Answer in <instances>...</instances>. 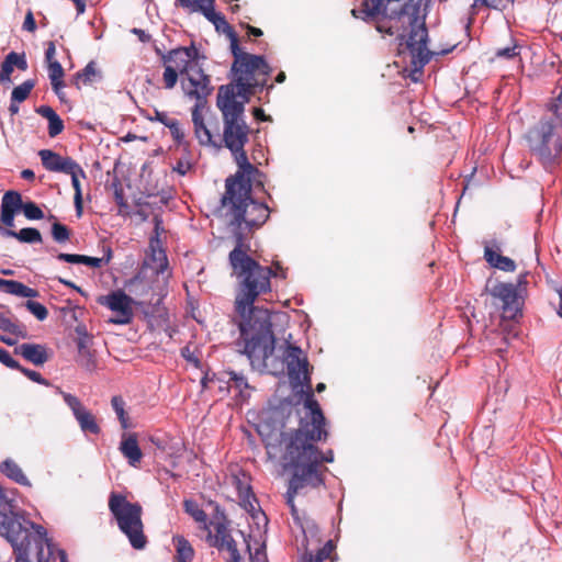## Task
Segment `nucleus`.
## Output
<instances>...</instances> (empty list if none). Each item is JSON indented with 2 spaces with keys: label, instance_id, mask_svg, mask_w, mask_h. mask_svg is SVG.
Masks as SVG:
<instances>
[{
  "label": "nucleus",
  "instance_id": "338daca9",
  "mask_svg": "<svg viewBox=\"0 0 562 562\" xmlns=\"http://www.w3.org/2000/svg\"><path fill=\"white\" fill-rule=\"evenodd\" d=\"M240 25L247 30L248 35L259 37L263 34L259 27H255L252 25L244 24V23H241Z\"/></svg>",
  "mask_w": 562,
  "mask_h": 562
},
{
  "label": "nucleus",
  "instance_id": "c03bdc74",
  "mask_svg": "<svg viewBox=\"0 0 562 562\" xmlns=\"http://www.w3.org/2000/svg\"><path fill=\"white\" fill-rule=\"evenodd\" d=\"M52 236L57 243H66L70 237V231L66 225L55 222L52 225Z\"/></svg>",
  "mask_w": 562,
  "mask_h": 562
},
{
  "label": "nucleus",
  "instance_id": "4468645a",
  "mask_svg": "<svg viewBox=\"0 0 562 562\" xmlns=\"http://www.w3.org/2000/svg\"><path fill=\"white\" fill-rule=\"evenodd\" d=\"M288 374L295 384L305 385L311 389V376L308 371L307 358L303 355L300 347L288 345L284 351Z\"/></svg>",
  "mask_w": 562,
  "mask_h": 562
},
{
  "label": "nucleus",
  "instance_id": "c756f323",
  "mask_svg": "<svg viewBox=\"0 0 562 562\" xmlns=\"http://www.w3.org/2000/svg\"><path fill=\"white\" fill-rule=\"evenodd\" d=\"M36 112L48 121V135L50 137H56L64 131V122L52 106L41 105L36 109Z\"/></svg>",
  "mask_w": 562,
  "mask_h": 562
},
{
  "label": "nucleus",
  "instance_id": "603ef678",
  "mask_svg": "<svg viewBox=\"0 0 562 562\" xmlns=\"http://www.w3.org/2000/svg\"><path fill=\"white\" fill-rule=\"evenodd\" d=\"M19 371H21L26 378H29L31 381L36 382L42 385H48V381L42 376V374L37 371L24 368L20 364V368H18Z\"/></svg>",
  "mask_w": 562,
  "mask_h": 562
},
{
  "label": "nucleus",
  "instance_id": "a878e982",
  "mask_svg": "<svg viewBox=\"0 0 562 562\" xmlns=\"http://www.w3.org/2000/svg\"><path fill=\"white\" fill-rule=\"evenodd\" d=\"M121 453L127 459L132 467L140 462L143 452L138 446L137 437L135 434L123 436L120 445Z\"/></svg>",
  "mask_w": 562,
  "mask_h": 562
},
{
  "label": "nucleus",
  "instance_id": "2eb2a0df",
  "mask_svg": "<svg viewBox=\"0 0 562 562\" xmlns=\"http://www.w3.org/2000/svg\"><path fill=\"white\" fill-rule=\"evenodd\" d=\"M490 292L502 302L503 318L515 319L521 315V297L513 283L498 282Z\"/></svg>",
  "mask_w": 562,
  "mask_h": 562
},
{
  "label": "nucleus",
  "instance_id": "f3484780",
  "mask_svg": "<svg viewBox=\"0 0 562 562\" xmlns=\"http://www.w3.org/2000/svg\"><path fill=\"white\" fill-rule=\"evenodd\" d=\"M202 106L195 104L192 109V123L194 127V135L202 146H213L217 148V123L214 126L211 122L205 123L201 111Z\"/></svg>",
  "mask_w": 562,
  "mask_h": 562
},
{
  "label": "nucleus",
  "instance_id": "5fc2aeb1",
  "mask_svg": "<svg viewBox=\"0 0 562 562\" xmlns=\"http://www.w3.org/2000/svg\"><path fill=\"white\" fill-rule=\"evenodd\" d=\"M0 362L10 369L18 370V368H20V363L3 348H0Z\"/></svg>",
  "mask_w": 562,
  "mask_h": 562
},
{
  "label": "nucleus",
  "instance_id": "37998d69",
  "mask_svg": "<svg viewBox=\"0 0 562 562\" xmlns=\"http://www.w3.org/2000/svg\"><path fill=\"white\" fill-rule=\"evenodd\" d=\"M14 64H12V58L10 56V53L4 57V60L1 63L0 66V83L7 85L11 83V75L14 70Z\"/></svg>",
  "mask_w": 562,
  "mask_h": 562
},
{
  "label": "nucleus",
  "instance_id": "aec40b11",
  "mask_svg": "<svg viewBox=\"0 0 562 562\" xmlns=\"http://www.w3.org/2000/svg\"><path fill=\"white\" fill-rule=\"evenodd\" d=\"M232 483L235 486L240 505L250 514H252L258 506V501L250 484V476L245 472H239L232 476Z\"/></svg>",
  "mask_w": 562,
  "mask_h": 562
},
{
  "label": "nucleus",
  "instance_id": "dca6fc26",
  "mask_svg": "<svg viewBox=\"0 0 562 562\" xmlns=\"http://www.w3.org/2000/svg\"><path fill=\"white\" fill-rule=\"evenodd\" d=\"M60 394L67 406L71 409L81 431L85 434L99 435L101 427L92 412L88 409L77 396L63 391H60Z\"/></svg>",
  "mask_w": 562,
  "mask_h": 562
},
{
  "label": "nucleus",
  "instance_id": "473e14b6",
  "mask_svg": "<svg viewBox=\"0 0 562 562\" xmlns=\"http://www.w3.org/2000/svg\"><path fill=\"white\" fill-rule=\"evenodd\" d=\"M334 550V541L328 540L321 549L316 551V553H313L306 549L301 558V562H324L326 560H331Z\"/></svg>",
  "mask_w": 562,
  "mask_h": 562
},
{
  "label": "nucleus",
  "instance_id": "680f3d73",
  "mask_svg": "<svg viewBox=\"0 0 562 562\" xmlns=\"http://www.w3.org/2000/svg\"><path fill=\"white\" fill-rule=\"evenodd\" d=\"M57 280H58V282H60L61 284H64V285H66V286H68V288H70V289L76 290L77 292H79V293H80V294H82V295H86L85 291H83L81 288L77 286L72 281L67 280V279H64V278H61V277H58V278H57Z\"/></svg>",
  "mask_w": 562,
  "mask_h": 562
},
{
  "label": "nucleus",
  "instance_id": "49530a36",
  "mask_svg": "<svg viewBox=\"0 0 562 562\" xmlns=\"http://www.w3.org/2000/svg\"><path fill=\"white\" fill-rule=\"evenodd\" d=\"M479 2L486 8L503 11L505 10L509 4L514 3V0H474L473 4L471 5L473 9L477 7Z\"/></svg>",
  "mask_w": 562,
  "mask_h": 562
},
{
  "label": "nucleus",
  "instance_id": "79ce46f5",
  "mask_svg": "<svg viewBox=\"0 0 562 562\" xmlns=\"http://www.w3.org/2000/svg\"><path fill=\"white\" fill-rule=\"evenodd\" d=\"M227 375H228V380H227L228 386L238 390L240 395H243V392L245 390L249 389V384L244 374L237 373L235 371H228Z\"/></svg>",
  "mask_w": 562,
  "mask_h": 562
},
{
  "label": "nucleus",
  "instance_id": "c85d7f7f",
  "mask_svg": "<svg viewBox=\"0 0 562 562\" xmlns=\"http://www.w3.org/2000/svg\"><path fill=\"white\" fill-rule=\"evenodd\" d=\"M0 472L8 479L22 486H31V482L20 465L12 459H5L0 463Z\"/></svg>",
  "mask_w": 562,
  "mask_h": 562
},
{
  "label": "nucleus",
  "instance_id": "5701e85b",
  "mask_svg": "<svg viewBox=\"0 0 562 562\" xmlns=\"http://www.w3.org/2000/svg\"><path fill=\"white\" fill-rule=\"evenodd\" d=\"M499 250L501 248L496 241L486 244L484 247V259L492 268L505 272H514L516 270L515 261L509 257L501 255Z\"/></svg>",
  "mask_w": 562,
  "mask_h": 562
},
{
  "label": "nucleus",
  "instance_id": "8fccbe9b",
  "mask_svg": "<svg viewBox=\"0 0 562 562\" xmlns=\"http://www.w3.org/2000/svg\"><path fill=\"white\" fill-rule=\"evenodd\" d=\"M227 36H228V38L231 41V52H232V54L234 56V60H238L241 57H244L245 55H249V53L244 52L239 47L238 36H237L235 31L229 33V34H227Z\"/></svg>",
  "mask_w": 562,
  "mask_h": 562
},
{
  "label": "nucleus",
  "instance_id": "0eeeda50",
  "mask_svg": "<svg viewBox=\"0 0 562 562\" xmlns=\"http://www.w3.org/2000/svg\"><path fill=\"white\" fill-rule=\"evenodd\" d=\"M109 509L120 530L128 538L131 546L142 550L147 543L142 520L143 508L138 503L127 501L126 496L112 492L109 496Z\"/></svg>",
  "mask_w": 562,
  "mask_h": 562
},
{
  "label": "nucleus",
  "instance_id": "f8f14e48",
  "mask_svg": "<svg viewBox=\"0 0 562 562\" xmlns=\"http://www.w3.org/2000/svg\"><path fill=\"white\" fill-rule=\"evenodd\" d=\"M229 526L231 520L225 510L218 504H214V512L210 520L200 528L206 531L205 541L207 544L215 548L223 546V541L232 535Z\"/></svg>",
  "mask_w": 562,
  "mask_h": 562
},
{
  "label": "nucleus",
  "instance_id": "6ab92c4d",
  "mask_svg": "<svg viewBox=\"0 0 562 562\" xmlns=\"http://www.w3.org/2000/svg\"><path fill=\"white\" fill-rule=\"evenodd\" d=\"M215 0H193L187 8L191 12L202 13L212 22L217 31L222 30L226 35L234 32L232 25L226 21L222 13L215 12Z\"/></svg>",
  "mask_w": 562,
  "mask_h": 562
},
{
  "label": "nucleus",
  "instance_id": "b1692460",
  "mask_svg": "<svg viewBox=\"0 0 562 562\" xmlns=\"http://www.w3.org/2000/svg\"><path fill=\"white\" fill-rule=\"evenodd\" d=\"M14 352L34 366H43L49 359L46 346L40 344H22L15 348Z\"/></svg>",
  "mask_w": 562,
  "mask_h": 562
},
{
  "label": "nucleus",
  "instance_id": "bb28decb",
  "mask_svg": "<svg viewBox=\"0 0 562 562\" xmlns=\"http://www.w3.org/2000/svg\"><path fill=\"white\" fill-rule=\"evenodd\" d=\"M0 235L4 238H15L20 243L25 244H40L43 241L41 232L34 227H25L16 232L13 229H4L0 224Z\"/></svg>",
  "mask_w": 562,
  "mask_h": 562
},
{
  "label": "nucleus",
  "instance_id": "de8ad7c7",
  "mask_svg": "<svg viewBox=\"0 0 562 562\" xmlns=\"http://www.w3.org/2000/svg\"><path fill=\"white\" fill-rule=\"evenodd\" d=\"M25 306L38 321H44L48 316L47 308L38 302L27 301Z\"/></svg>",
  "mask_w": 562,
  "mask_h": 562
},
{
  "label": "nucleus",
  "instance_id": "e2e57ef3",
  "mask_svg": "<svg viewBox=\"0 0 562 562\" xmlns=\"http://www.w3.org/2000/svg\"><path fill=\"white\" fill-rule=\"evenodd\" d=\"M57 280H58V282H60L61 284H64V285H66V286H68V288H70V289L76 290L77 292H79V293H80V294H82V295H86L85 291H83L81 288L77 286L72 281L67 280V279H64V278H61V277H58V278H57Z\"/></svg>",
  "mask_w": 562,
  "mask_h": 562
},
{
  "label": "nucleus",
  "instance_id": "4be33fe9",
  "mask_svg": "<svg viewBox=\"0 0 562 562\" xmlns=\"http://www.w3.org/2000/svg\"><path fill=\"white\" fill-rule=\"evenodd\" d=\"M43 167L50 172H71L76 162L71 157H63L50 149L38 151Z\"/></svg>",
  "mask_w": 562,
  "mask_h": 562
},
{
  "label": "nucleus",
  "instance_id": "20e7f679",
  "mask_svg": "<svg viewBox=\"0 0 562 562\" xmlns=\"http://www.w3.org/2000/svg\"><path fill=\"white\" fill-rule=\"evenodd\" d=\"M247 102L238 101L232 85L221 86L216 97V105L223 116V133H217V148H227L241 175H265L249 162L245 145L249 140L250 127L245 121L244 112Z\"/></svg>",
  "mask_w": 562,
  "mask_h": 562
},
{
  "label": "nucleus",
  "instance_id": "69168bd1",
  "mask_svg": "<svg viewBox=\"0 0 562 562\" xmlns=\"http://www.w3.org/2000/svg\"><path fill=\"white\" fill-rule=\"evenodd\" d=\"M527 277H528V272L526 273H521L519 274L518 277V280H517V284H514L517 289V292H521V289L526 288V285L528 284V280H527Z\"/></svg>",
  "mask_w": 562,
  "mask_h": 562
},
{
  "label": "nucleus",
  "instance_id": "cd10ccee",
  "mask_svg": "<svg viewBox=\"0 0 562 562\" xmlns=\"http://www.w3.org/2000/svg\"><path fill=\"white\" fill-rule=\"evenodd\" d=\"M66 175H69L71 177V184L75 190L74 203H75L77 216L80 217L82 215L83 204H82V192H81V186H80L79 178L81 177L85 179L87 176H86L85 170L81 168V166L77 161L74 164V169L71 170V172H66Z\"/></svg>",
  "mask_w": 562,
  "mask_h": 562
},
{
  "label": "nucleus",
  "instance_id": "f257e3e1",
  "mask_svg": "<svg viewBox=\"0 0 562 562\" xmlns=\"http://www.w3.org/2000/svg\"><path fill=\"white\" fill-rule=\"evenodd\" d=\"M262 177L236 172L225 181V193L221 199L223 215L234 238V248L228 254L232 276L237 280L235 312L241 317L239 323L244 353L252 366H269L274 351L276 338L271 317L266 308L255 307L261 294L271 291V277L278 276L270 267L261 266L249 256V239L270 216L267 204L251 196V181L263 187Z\"/></svg>",
  "mask_w": 562,
  "mask_h": 562
},
{
  "label": "nucleus",
  "instance_id": "7c9ffc66",
  "mask_svg": "<svg viewBox=\"0 0 562 562\" xmlns=\"http://www.w3.org/2000/svg\"><path fill=\"white\" fill-rule=\"evenodd\" d=\"M100 78L101 72L97 69L95 61L91 60L81 71H78L74 76L72 82L77 87V89H80L81 86L91 85Z\"/></svg>",
  "mask_w": 562,
  "mask_h": 562
},
{
  "label": "nucleus",
  "instance_id": "58836bf2",
  "mask_svg": "<svg viewBox=\"0 0 562 562\" xmlns=\"http://www.w3.org/2000/svg\"><path fill=\"white\" fill-rule=\"evenodd\" d=\"M34 87L35 80L32 79L25 80L23 83L14 87L11 92V101L18 103L25 101Z\"/></svg>",
  "mask_w": 562,
  "mask_h": 562
},
{
  "label": "nucleus",
  "instance_id": "4c0bfd02",
  "mask_svg": "<svg viewBox=\"0 0 562 562\" xmlns=\"http://www.w3.org/2000/svg\"><path fill=\"white\" fill-rule=\"evenodd\" d=\"M0 329L7 333H10L16 337L26 338L27 333L25 328L11 318L7 317L4 314L0 313Z\"/></svg>",
  "mask_w": 562,
  "mask_h": 562
},
{
  "label": "nucleus",
  "instance_id": "e433bc0d",
  "mask_svg": "<svg viewBox=\"0 0 562 562\" xmlns=\"http://www.w3.org/2000/svg\"><path fill=\"white\" fill-rule=\"evenodd\" d=\"M184 512L190 515L200 526H204L207 520L206 513L193 499H186L183 502Z\"/></svg>",
  "mask_w": 562,
  "mask_h": 562
},
{
  "label": "nucleus",
  "instance_id": "9b49d317",
  "mask_svg": "<svg viewBox=\"0 0 562 562\" xmlns=\"http://www.w3.org/2000/svg\"><path fill=\"white\" fill-rule=\"evenodd\" d=\"M183 75L181 87L184 94L190 99H194L196 101L195 104L203 106L206 98L213 90L210 76L204 74L199 64H193Z\"/></svg>",
  "mask_w": 562,
  "mask_h": 562
},
{
  "label": "nucleus",
  "instance_id": "72a5a7b5",
  "mask_svg": "<svg viewBox=\"0 0 562 562\" xmlns=\"http://www.w3.org/2000/svg\"><path fill=\"white\" fill-rule=\"evenodd\" d=\"M54 554L55 547L52 541L48 540L46 544H43L37 550H34V552L25 559L20 558V562H53L55 561Z\"/></svg>",
  "mask_w": 562,
  "mask_h": 562
},
{
  "label": "nucleus",
  "instance_id": "052dcab7",
  "mask_svg": "<svg viewBox=\"0 0 562 562\" xmlns=\"http://www.w3.org/2000/svg\"><path fill=\"white\" fill-rule=\"evenodd\" d=\"M154 222V235L151 237L159 238L160 234L165 231L162 227V218L159 215H155Z\"/></svg>",
  "mask_w": 562,
  "mask_h": 562
},
{
  "label": "nucleus",
  "instance_id": "ddd939ff",
  "mask_svg": "<svg viewBox=\"0 0 562 562\" xmlns=\"http://www.w3.org/2000/svg\"><path fill=\"white\" fill-rule=\"evenodd\" d=\"M318 488L321 487V480L311 470H292V475L289 481L288 491L285 494L286 505L291 509V514L296 522H300L299 509L294 504L295 496L303 488Z\"/></svg>",
  "mask_w": 562,
  "mask_h": 562
},
{
  "label": "nucleus",
  "instance_id": "0e129e2a",
  "mask_svg": "<svg viewBox=\"0 0 562 562\" xmlns=\"http://www.w3.org/2000/svg\"><path fill=\"white\" fill-rule=\"evenodd\" d=\"M114 198H115V202L116 204L122 209V207H127V204H126V201L124 199V194H123V190L122 189H116L115 192H114Z\"/></svg>",
  "mask_w": 562,
  "mask_h": 562
},
{
  "label": "nucleus",
  "instance_id": "7ed1b4c3",
  "mask_svg": "<svg viewBox=\"0 0 562 562\" xmlns=\"http://www.w3.org/2000/svg\"><path fill=\"white\" fill-rule=\"evenodd\" d=\"M306 413L300 419L299 428L288 432H281L277 442L269 441L266 445L270 459H280L284 469L294 471L311 470L324 485V462L334 461L333 450L322 452L315 442L326 440V418L319 403L312 391L307 392L304 400Z\"/></svg>",
  "mask_w": 562,
  "mask_h": 562
},
{
  "label": "nucleus",
  "instance_id": "bf43d9fd",
  "mask_svg": "<svg viewBox=\"0 0 562 562\" xmlns=\"http://www.w3.org/2000/svg\"><path fill=\"white\" fill-rule=\"evenodd\" d=\"M23 29L29 31V32H34L36 30V22H35V19L33 16L32 11H29L26 13L25 19H24V23H23Z\"/></svg>",
  "mask_w": 562,
  "mask_h": 562
},
{
  "label": "nucleus",
  "instance_id": "f03ea898",
  "mask_svg": "<svg viewBox=\"0 0 562 562\" xmlns=\"http://www.w3.org/2000/svg\"><path fill=\"white\" fill-rule=\"evenodd\" d=\"M356 19L374 23L384 35H396L400 47L405 46L411 56L413 71L422 72L430 61L432 53L427 47L428 30L426 16L415 0H363L351 10Z\"/></svg>",
  "mask_w": 562,
  "mask_h": 562
},
{
  "label": "nucleus",
  "instance_id": "864d4df0",
  "mask_svg": "<svg viewBox=\"0 0 562 562\" xmlns=\"http://www.w3.org/2000/svg\"><path fill=\"white\" fill-rule=\"evenodd\" d=\"M10 56L12 58V64H14L15 68L25 71L29 67L26 56L24 53L10 52Z\"/></svg>",
  "mask_w": 562,
  "mask_h": 562
},
{
  "label": "nucleus",
  "instance_id": "6e6552de",
  "mask_svg": "<svg viewBox=\"0 0 562 562\" xmlns=\"http://www.w3.org/2000/svg\"><path fill=\"white\" fill-rule=\"evenodd\" d=\"M166 277L162 278V283L159 277L148 272L146 267H142L138 273L128 280L125 289L135 300V306H143L147 304H159L165 296Z\"/></svg>",
  "mask_w": 562,
  "mask_h": 562
},
{
  "label": "nucleus",
  "instance_id": "c9c22d12",
  "mask_svg": "<svg viewBox=\"0 0 562 562\" xmlns=\"http://www.w3.org/2000/svg\"><path fill=\"white\" fill-rule=\"evenodd\" d=\"M5 292L21 297H35L38 292L35 289L29 288L20 281L9 280Z\"/></svg>",
  "mask_w": 562,
  "mask_h": 562
},
{
  "label": "nucleus",
  "instance_id": "3c124183",
  "mask_svg": "<svg viewBox=\"0 0 562 562\" xmlns=\"http://www.w3.org/2000/svg\"><path fill=\"white\" fill-rule=\"evenodd\" d=\"M520 53V47L516 44L509 47L505 48H498L495 52L496 58H503V59H513L514 57L518 56Z\"/></svg>",
  "mask_w": 562,
  "mask_h": 562
},
{
  "label": "nucleus",
  "instance_id": "412c9836",
  "mask_svg": "<svg viewBox=\"0 0 562 562\" xmlns=\"http://www.w3.org/2000/svg\"><path fill=\"white\" fill-rule=\"evenodd\" d=\"M55 55L56 45L53 41H49L45 50V61L47 64L48 77L52 83V88L56 94H59L60 90L65 86L63 81L65 71L60 63L55 58Z\"/></svg>",
  "mask_w": 562,
  "mask_h": 562
},
{
  "label": "nucleus",
  "instance_id": "a19ab883",
  "mask_svg": "<svg viewBox=\"0 0 562 562\" xmlns=\"http://www.w3.org/2000/svg\"><path fill=\"white\" fill-rule=\"evenodd\" d=\"M111 405L121 423L123 429L128 428V416L125 412V401L122 396L115 395L111 398Z\"/></svg>",
  "mask_w": 562,
  "mask_h": 562
},
{
  "label": "nucleus",
  "instance_id": "13d9d810",
  "mask_svg": "<svg viewBox=\"0 0 562 562\" xmlns=\"http://www.w3.org/2000/svg\"><path fill=\"white\" fill-rule=\"evenodd\" d=\"M191 167L192 165L189 161L180 159L177 161L176 166L173 167V170L179 175L184 176L189 172Z\"/></svg>",
  "mask_w": 562,
  "mask_h": 562
},
{
  "label": "nucleus",
  "instance_id": "2f4dec72",
  "mask_svg": "<svg viewBox=\"0 0 562 562\" xmlns=\"http://www.w3.org/2000/svg\"><path fill=\"white\" fill-rule=\"evenodd\" d=\"M172 542L176 547V562H191L194 558V549L183 536H175Z\"/></svg>",
  "mask_w": 562,
  "mask_h": 562
},
{
  "label": "nucleus",
  "instance_id": "f704fd0d",
  "mask_svg": "<svg viewBox=\"0 0 562 562\" xmlns=\"http://www.w3.org/2000/svg\"><path fill=\"white\" fill-rule=\"evenodd\" d=\"M24 202L22 195L18 191H7L1 200V210L18 213L22 210Z\"/></svg>",
  "mask_w": 562,
  "mask_h": 562
},
{
  "label": "nucleus",
  "instance_id": "423d86ee",
  "mask_svg": "<svg viewBox=\"0 0 562 562\" xmlns=\"http://www.w3.org/2000/svg\"><path fill=\"white\" fill-rule=\"evenodd\" d=\"M234 72V87L236 99L249 102L251 95L257 89L262 90L267 85V77L271 74L272 68L269 66L263 56L245 55L238 60H234L232 65Z\"/></svg>",
  "mask_w": 562,
  "mask_h": 562
},
{
  "label": "nucleus",
  "instance_id": "774afa93",
  "mask_svg": "<svg viewBox=\"0 0 562 562\" xmlns=\"http://www.w3.org/2000/svg\"><path fill=\"white\" fill-rule=\"evenodd\" d=\"M252 114L258 121L265 122L270 120V117L265 114V111L261 108H255Z\"/></svg>",
  "mask_w": 562,
  "mask_h": 562
},
{
  "label": "nucleus",
  "instance_id": "393cba45",
  "mask_svg": "<svg viewBox=\"0 0 562 562\" xmlns=\"http://www.w3.org/2000/svg\"><path fill=\"white\" fill-rule=\"evenodd\" d=\"M56 258L60 261L69 262V263H82L90 266L92 268H101L103 265L110 262L112 258V250L108 248L105 258L90 257L86 255H77V254H65L59 252Z\"/></svg>",
  "mask_w": 562,
  "mask_h": 562
},
{
  "label": "nucleus",
  "instance_id": "a211bd4d",
  "mask_svg": "<svg viewBox=\"0 0 562 562\" xmlns=\"http://www.w3.org/2000/svg\"><path fill=\"white\" fill-rule=\"evenodd\" d=\"M142 267H146L148 272H151L156 277L160 274L165 277V272L168 268V259L160 238L150 237L147 259Z\"/></svg>",
  "mask_w": 562,
  "mask_h": 562
},
{
  "label": "nucleus",
  "instance_id": "9d476101",
  "mask_svg": "<svg viewBox=\"0 0 562 562\" xmlns=\"http://www.w3.org/2000/svg\"><path fill=\"white\" fill-rule=\"evenodd\" d=\"M98 303L114 313V316L109 318V323L115 325H127L132 323L135 300L124 291L117 290L112 291L108 295H102L98 299Z\"/></svg>",
  "mask_w": 562,
  "mask_h": 562
},
{
  "label": "nucleus",
  "instance_id": "a18cd8bd",
  "mask_svg": "<svg viewBox=\"0 0 562 562\" xmlns=\"http://www.w3.org/2000/svg\"><path fill=\"white\" fill-rule=\"evenodd\" d=\"M22 211L27 220H42L44 217V213L41 207L32 201L25 202Z\"/></svg>",
  "mask_w": 562,
  "mask_h": 562
},
{
  "label": "nucleus",
  "instance_id": "ea45409f",
  "mask_svg": "<svg viewBox=\"0 0 562 562\" xmlns=\"http://www.w3.org/2000/svg\"><path fill=\"white\" fill-rule=\"evenodd\" d=\"M218 551H226L229 555L228 562H241L243 558L241 554L237 548V542L234 540L233 536L231 535L227 540L225 539L223 541V546L215 547Z\"/></svg>",
  "mask_w": 562,
  "mask_h": 562
},
{
  "label": "nucleus",
  "instance_id": "39448f33",
  "mask_svg": "<svg viewBox=\"0 0 562 562\" xmlns=\"http://www.w3.org/2000/svg\"><path fill=\"white\" fill-rule=\"evenodd\" d=\"M528 149L544 170L552 172L562 162V86L547 111L526 132Z\"/></svg>",
  "mask_w": 562,
  "mask_h": 562
},
{
  "label": "nucleus",
  "instance_id": "6e6d98bb",
  "mask_svg": "<svg viewBox=\"0 0 562 562\" xmlns=\"http://www.w3.org/2000/svg\"><path fill=\"white\" fill-rule=\"evenodd\" d=\"M16 213H13V212H10V211H7V210H1V213H0V221L2 223V228L4 229H12V227H14V216H15Z\"/></svg>",
  "mask_w": 562,
  "mask_h": 562
},
{
  "label": "nucleus",
  "instance_id": "1a4fd4ad",
  "mask_svg": "<svg viewBox=\"0 0 562 562\" xmlns=\"http://www.w3.org/2000/svg\"><path fill=\"white\" fill-rule=\"evenodd\" d=\"M199 52L192 44L189 47H177L166 54H161L165 66L162 75L166 89H172L178 82L179 75L186 74L193 64H198Z\"/></svg>",
  "mask_w": 562,
  "mask_h": 562
},
{
  "label": "nucleus",
  "instance_id": "4d7b16f0",
  "mask_svg": "<svg viewBox=\"0 0 562 562\" xmlns=\"http://www.w3.org/2000/svg\"><path fill=\"white\" fill-rule=\"evenodd\" d=\"M175 117L169 116L168 113L159 111L157 109L154 110V116L149 117L150 121H157L162 125L167 126Z\"/></svg>",
  "mask_w": 562,
  "mask_h": 562
},
{
  "label": "nucleus",
  "instance_id": "09e8293b",
  "mask_svg": "<svg viewBox=\"0 0 562 562\" xmlns=\"http://www.w3.org/2000/svg\"><path fill=\"white\" fill-rule=\"evenodd\" d=\"M166 127L169 128L170 134L177 144L180 145L183 143L186 134L180 126V122L176 117Z\"/></svg>",
  "mask_w": 562,
  "mask_h": 562
}]
</instances>
